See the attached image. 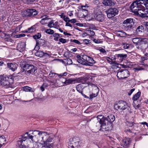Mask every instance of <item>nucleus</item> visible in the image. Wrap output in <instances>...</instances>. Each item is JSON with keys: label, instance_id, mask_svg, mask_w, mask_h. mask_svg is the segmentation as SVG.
<instances>
[{"label": "nucleus", "instance_id": "26", "mask_svg": "<svg viewBox=\"0 0 148 148\" xmlns=\"http://www.w3.org/2000/svg\"><path fill=\"white\" fill-rule=\"evenodd\" d=\"M116 34L117 36L121 37H125L126 35V33L122 30L117 31L116 32Z\"/></svg>", "mask_w": 148, "mask_h": 148}, {"label": "nucleus", "instance_id": "34", "mask_svg": "<svg viewBox=\"0 0 148 148\" xmlns=\"http://www.w3.org/2000/svg\"><path fill=\"white\" fill-rule=\"evenodd\" d=\"M35 30V28L34 26L28 28L27 30H25L23 31V33H27V32H32L34 31Z\"/></svg>", "mask_w": 148, "mask_h": 148}, {"label": "nucleus", "instance_id": "2", "mask_svg": "<svg viewBox=\"0 0 148 148\" xmlns=\"http://www.w3.org/2000/svg\"><path fill=\"white\" fill-rule=\"evenodd\" d=\"M143 0H136L134 1L130 7V9L134 13H137L139 15L140 12L138 11H142V12L144 10V6H143Z\"/></svg>", "mask_w": 148, "mask_h": 148}, {"label": "nucleus", "instance_id": "42", "mask_svg": "<svg viewBox=\"0 0 148 148\" xmlns=\"http://www.w3.org/2000/svg\"><path fill=\"white\" fill-rule=\"evenodd\" d=\"M48 26L50 28H51L53 27V26L55 25V24L52 21H50L48 24Z\"/></svg>", "mask_w": 148, "mask_h": 148}, {"label": "nucleus", "instance_id": "59", "mask_svg": "<svg viewBox=\"0 0 148 148\" xmlns=\"http://www.w3.org/2000/svg\"><path fill=\"white\" fill-rule=\"evenodd\" d=\"M135 89L134 88H133L131 89L130 91L128 92V95H130L131 94L133 93V92L135 90Z\"/></svg>", "mask_w": 148, "mask_h": 148}, {"label": "nucleus", "instance_id": "32", "mask_svg": "<svg viewBox=\"0 0 148 148\" xmlns=\"http://www.w3.org/2000/svg\"><path fill=\"white\" fill-rule=\"evenodd\" d=\"M6 139L4 136L0 137V146L1 147L5 143Z\"/></svg>", "mask_w": 148, "mask_h": 148}, {"label": "nucleus", "instance_id": "16", "mask_svg": "<svg viewBox=\"0 0 148 148\" xmlns=\"http://www.w3.org/2000/svg\"><path fill=\"white\" fill-rule=\"evenodd\" d=\"M33 11L34 10H32V9H28L26 11L22 12V15L23 17L32 16Z\"/></svg>", "mask_w": 148, "mask_h": 148}, {"label": "nucleus", "instance_id": "5", "mask_svg": "<svg viewBox=\"0 0 148 148\" xmlns=\"http://www.w3.org/2000/svg\"><path fill=\"white\" fill-rule=\"evenodd\" d=\"M114 107L116 110L119 109L121 110L124 112H125L126 113L131 112L130 107L128 106L126 103L123 101H119L117 104L115 105Z\"/></svg>", "mask_w": 148, "mask_h": 148}, {"label": "nucleus", "instance_id": "62", "mask_svg": "<svg viewBox=\"0 0 148 148\" xmlns=\"http://www.w3.org/2000/svg\"><path fill=\"white\" fill-rule=\"evenodd\" d=\"M70 22L71 23H75L76 22V21L75 19H73L69 20V22Z\"/></svg>", "mask_w": 148, "mask_h": 148}, {"label": "nucleus", "instance_id": "14", "mask_svg": "<svg viewBox=\"0 0 148 148\" xmlns=\"http://www.w3.org/2000/svg\"><path fill=\"white\" fill-rule=\"evenodd\" d=\"M134 22L132 18H127L123 22L124 26L127 28H131L133 26Z\"/></svg>", "mask_w": 148, "mask_h": 148}, {"label": "nucleus", "instance_id": "37", "mask_svg": "<svg viewBox=\"0 0 148 148\" xmlns=\"http://www.w3.org/2000/svg\"><path fill=\"white\" fill-rule=\"evenodd\" d=\"M65 63H66L68 65H70L72 64V61L71 59L67 58L64 59Z\"/></svg>", "mask_w": 148, "mask_h": 148}, {"label": "nucleus", "instance_id": "51", "mask_svg": "<svg viewBox=\"0 0 148 148\" xmlns=\"http://www.w3.org/2000/svg\"><path fill=\"white\" fill-rule=\"evenodd\" d=\"M32 10H34V11H33V14L32 16H34L37 15L38 13V11L34 9H32Z\"/></svg>", "mask_w": 148, "mask_h": 148}, {"label": "nucleus", "instance_id": "19", "mask_svg": "<svg viewBox=\"0 0 148 148\" xmlns=\"http://www.w3.org/2000/svg\"><path fill=\"white\" fill-rule=\"evenodd\" d=\"M62 79L64 80V81L62 82V83L66 85L75 83L74 82L75 81V79L69 78L66 79L64 78H63Z\"/></svg>", "mask_w": 148, "mask_h": 148}, {"label": "nucleus", "instance_id": "20", "mask_svg": "<svg viewBox=\"0 0 148 148\" xmlns=\"http://www.w3.org/2000/svg\"><path fill=\"white\" fill-rule=\"evenodd\" d=\"M145 39L142 38H133L132 40L133 42L136 45H140V42H142L144 41V40Z\"/></svg>", "mask_w": 148, "mask_h": 148}, {"label": "nucleus", "instance_id": "38", "mask_svg": "<svg viewBox=\"0 0 148 148\" xmlns=\"http://www.w3.org/2000/svg\"><path fill=\"white\" fill-rule=\"evenodd\" d=\"M143 3L144 9L145 8V10H146L148 8V0H143Z\"/></svg>", "mask_w": 148, "mask_h": 148}, {"label": "nucleus", "instance_id": "58", "mask_svg": "<svg viewBox=\"0 0 148 148\" xmlns=\"http://www.w3.org/2000/svg\"><path fill=\"white\" fill-rule=\"evenodd\" d=\"M25 36V35L24 34H21L17 35L16 37L19 38L22 37H24Z\"/></svg>", "mask_w": 148, "mask_h": 148}, {"label": "nucleus", "instance_id": "56", "mask_svg": "<svg viewBox=\"0 0 148 148\" xmlns=\"http://www.w3.org/2000/svg\"><path fill=\"white\" fill-rule=\"evenodd\" d=\"M36 0H27V3L28 4H31Z\"/></svg>", "mask_w": 148, "mask_h": 148}, {"label": "nucleus", "instance_id": "61", "mask_svg": "<svg viewBox=\"0 0 148 148\" xmlns=\"http://www.w3.org/2000/svg\"><path fill=\"white\" fill-rule=\"evenodd\" d=\"M123 47L125 49H128L129 47V45L128 44H127L126 45H124Z\"/></svg>", "mask_w": 148, "mask_h": 148}, {"label": "nucleus", "instance_id": "50", "mask_svg": "<svg viewBox=\"0 0 148 148\" xmlns=\"http://www.w3.org/2000/svg\"><path fill=\"white\" fill-rule=\"evenodd\" d=\"M59 41L60 42L63 43H65L66 42L68 41H66V40L65 39L63 38H60L59 39Z\"/></svg>", "mask_w": 148, "mask_h": 148}, {"label": "nucleus", "instance_id": "57", "mask_svg": "<svg viewBox=\"0 0 148 148\" xmlns=\"http://www.w3.org/2000/svg\"><path fill=\"white\" fill-rule=\"evenodd\" d=\"M77 62L79 63L84 64V63H85L84 62V60L83 59H81V58H80L79 59H77Z\"/></svg>", "mask_w": 148, "mask_h": 148}, {"label": "nucleus", "instance_id": "3", "mask_svg": "<svg viewBox=\"0 0 148 148\" xmlns=\"http://www.w3.org/2000/svg\"><path fill=\"white\" fill-rule=\"evenodd\" d=\"M32 131H33L32 134L33 135L34 134V132H38L37 135V137H40V138L41 137V141H42L45 144L47 145H48H48H47V142H51L52 141V138L50 136H47V132L37 130H32Z\"/></svg>", "mask_w": 148, "mask_h": 148}, {"label": "nucleus", "instance_id": "48", "mask_svg": "<svg viewBox=\"0 0 148 148\" xmlns=\"http://www.w3.org/2000/svg\"><path fill=\"white\" fill-rule=\"evenodd\" d=\"M70 41L71 42H74L77 44H80L81 43L78 40L75 39H71Z\"/></svg>", "mask_w": 148, "mask_h": 148}, {"label": "nucleus", "instance_id": "33", "mask_svg": "<svg viewBox=\"0 0 148 148\" xmlns=\"http://www.w3.org/2000/svg\"><path fill=\"white\" fill-rule=\"evenodd\" d=\"M138 102V101H137V102H136V101H133V106L136 109H139L141 107V103L138 104L137 102Z\"/></svg>", "mask_w": 148, "mask_h": 148}, {"label": "nucleus", "instance_id": "30", "mask_svg": "<svg viewBox=\"0 0 148 148\" xmlns=\"http://www.w3.org/2000/svg\"><path fill=\"white\" fill-rule=\"evenodd\" d=\"M76 89L77 91L79 93H80L81 94H83L82 91V86L81 84H79L76 87Z\"/></svg>", "mask_w": 148, "mask_h": 148}, {"label": "nucleus", "instance_id": "29", "mask_svg": "<svg viewBox=\"0 0 148 148\" xmlns=\"http://www.w3.org/2000/svg\"><path fill=\"white\" fill-rule=\"evenodd\" d=\"M44 52L40 50L37 51L35 53V55L38 57L42 58L44 56Z\"/></svg>", "mask_w": 148, "mask_h": 148}, {"label": "nucleus", "instance_id": "6", "mask_svg": "<svg viewBox=\"0 0 148 148\" xmlns=\"http://www.w3.org/2000/svg\"><path fill=\"white\" fill-rule=\"evenodd\" d=\"M23 71H25L26 74H33L37 70L36 67L32 64H25L22 66Z\"/></svg>", "mask_w": 148, "mask_h": 148}, {"label": "nucleus", "instance_id": "25", "mask_svg": "<svg viewBox=\"0 0 148 148\" xmlns=\"http://www.w3.org/2000/svg\"><path fill=\"white\" fill-rule=\"evenodd\" d=\"M88 79V78L86 77H81L78 78L77 79V81L79 82H81L84 84L86 83Z\"/></svg>", "mask_w": 148, "mask_h": 148}, {"label": "nucleus", "instance_id": "1", "mask_svg": "<svg viewBox=\"0 0 148 148\" xmlns=\"http://www.w3.org/2000/svg\"><path fill=\"white\" fill-rule=\"evenodd\" d=\"M37 135L33 136L30 135L28 132H26L25 134L21 136V138H19V140L17 142V148H26V147L23 145L22 143L23 141H25L27 139H30L33 143L36 142L38 140V139H36L35 138L37 137Z\"/></svg>", "mask_w": 148, "mask_h": 148}, {"label": "nucleus", "instance_id": "22", "mask_svg": "<svg viewBox=\"0 0 148 148\" xmlns=\"http://www.w3.org/2000/svg\"><path fill=\"white\" fill-rule=\"evenodd\" d=\"M26 46V44L24 42H21L18 44L17 46L18 48L21 51H23L25 50Z\"/></svg>", "mask_w": 148, "mask_h": 148}, {"label": "nucleus", "instance_id": "18", "mask_svg": "<svg viewBox=\"0 0 148 148\" xmlns=\"http://www.w3.org/2000/svg\"><path fill=\"white\" fill-rule=\"evenodd\" d=\"M8 67L12 71H14L17 69V64L15 63H8L7 64Z\"/></svg>", "mask_w": 148, "mask_h": 148}, {"label": "nucleus", "instance_id": "8", "mask_svg": "<svg viewBox=\"0 0 148 148\" xmlns=\"http://www.w3.org/2000/svg\"><path fill=\"white\" fill-rule=\"evenodd\" d=\"M115 117L113 114H110L105 118L103 120L105 125L108 128L112 127V123L114 121Z\"/></svg>", "mask_w": 148, "mask_h": 148}, {"label": "nucleus", "instance_id": "10", "mask_svg": "<svg viewBox=\"0 0 148 148\" xmlns=\"http://www.w3.org/2000/svg\"><path fill=\"white\" fill-rule=\"evenodd\" d=\"M82 58L85 62L84 64L86 65L92 66L95 62L93 58L86 55H82Z\"/></svg>", "mask_w": 148, "mask_h": 148}, {"label": "nucleus", "instance_id": "21", "mask_svg": "<svg viewBox=\"0 0 148 148\" xmlns=\"http://www.w3.org/2000/svg\"><path fill=\"white\" fill-rule=\"evenodd\" d=\"M67 74V73L66 72H65L64 73H61L60 74H58V73H52V72H50L49 74V76L50 77H53V76L52 75H58V76L60 77V78L61 79H63L62 78H63L62 77L63 76H66Z\"/></svg>", "mask_w": 148, "mask_h": 148}, {"label": "nucleus", "instance_id": "28", "mask_svg": "<svg viewBox=\"0 0 148 148\" xmlns=\"http://www.w3.org/2000/svg\"><path fill=\"white\" fill-rule=\"evenodd\" d=\"M141 93V92L139 91L133 96L132 99L134 101H136L138 99L140 96Z\"/></svg>", "mask_w": 148, "mask_h": 148}, {"label": "nucleus", "instance_id": "46", "mask_svg": "<svg viewBox=\"0 0 148 148\" xmlns=\"http://www.w3.org/2000/svg\"><path fill=\"white\" fill-rule=\"evenodd\" d=\"M106 60L108 62L111 64H118L117 62H116V61H114L112 60H110L106 58Z\"/></svg>", "mask_w": 148, "mask_h": 148}, {"label": "nucleus", "instance_id": "40", "mask_svg": "<svg viewBox=\"0 0 148 148\" xmlns=\"http://www.w3.org/2000/svg\"><path fill=\"white\" fill-rule=\"evenodd\" d=\"M39 41H36V44L35 47L34 48V49L38 51L40 49V44H39V42H40Z\"/></svg>", "mask_w": 148, "mask_h": 148}, {"label": "nucleus", "instance_id": "31", "mask_svg": "<svg viewBox=\"0 0 148 148\" xmlns=\"http://www.w3.org/2000/svg\"><path fill=\"white\" fill-rule=\"evenodd\" d=\"M129 28L131 34L137 35L136 27L133 26L132 27Z\"/></svg>", "mask_w": 148, "mask_h": 148}, {"label": "nucleus", "instance_id": "47", "mask_svg": "<svg viewBox=\"0 0 148 148\" xmlns=\"http://www.w3.org/2000/svg\"><path fill=\"white\" fill-rule=\"evenodd\" d=\"M88 33L90 36H93L95 34V33L93 31L89 30L88 31Z\"/></svg>", "mask_w": 148, "mask_h": 148}, {"label": "nucleus", "instance_id": "12", "mask_svg": "<svg viewBox=\"0 0 148 148\" xmlns=\"http://www.w3.org/2000/svg\"><path fill=\"white\" fill-rule=\"evenodd\" d=\"M104 14L99 10L94 11V16L95 19L97 21L100 22H103L104 20L105 17Z\"/></svg>", "mask_w": 148, "mask_h": 148}, {"label": "nucleus", "instance_id": "24", "mask_svg": "<svg viewBox=\"0 0 148 148\" xmlns=\"http://www.w3.org/2000/svg\"><path fill=\"white\" fill-rule=\"evenodd\" d=\"M102 3L104 5L109 6H112L114 4L111 0H104Z\"/></svg>", "mask_w": 148, "mask_h": 148}, {"label": "nucleus", "instance_id": "17", "mask_svg": "<svg viewBox=\"0 0 148 148\" xmlns=\"http://www.w3.org/2000/svg\"><path fill=\"white\" fill-rule=\"evenodd\" d=\"M116 55L119 62H121L123 60H125V59L127 57V54L123 53L116 54Z\"/></svg>", "mask_w": 148, "mask_h": 148}, {"label": "nucleus", "instance_id": "45", "mask_svg": "<svg viewBox=\"0 0 148 148\" xmlns=\"http://www.w3.org/2000/svg\"><path fill=\"white\" fill-rule=\"evenodd\" d=\"M53 37H54V40L55 41H58L59 38V37L58 35V33H54L53 34Z\"/></svg>", "mask_w": 148, "mask_h": 148}, {"label": "nucleus", "instance_id": "60", "mask_svg": "<svg viewBox=\"0 0 148 148\" xmlns=\"http://www.w3.org/2000/svg\"><path fill=\"white\" fill-rule=\"evenodd\" d=\"M63 20L66 22H69V20H70L69 18L68 17H66V16L65 18H64Z\"/></svg>", "mask_w": 148, "mask_h": 148}, {"label": "nucleus", "instance_id": "54", "mask_svg": "<svg viewBox=\"0 0 148 148\" xmlns=\"http://www.w3.org/2000/svg\"><path fill=\"white\" fill-rule=\"evenodd\" d=\"M108 58V59H109L110 60H111L113 61L114 60L116 59V58H115V57L114 56L113 57H112L110 56V57H107L106 58Z\"/></svg>", "mask_w": 148, "mask_h": 148}, {"label": "nucleus", "instance_id": "7", "mask_svg": "<svg viewBox=\"0 0 148 148\" xmlns=\"http://www.w3.org/2000/svg\"><path fill=\"white\" fill-rule=\"evenodd\" d=\"M130 73L127 70L120 69L118 71L117 74V77L120 79H123L128 77Z\"/></svg>", "mask_w": 148, "mask_h": 148}, {"label": "nucleus", "instance_id": "11", "mask_svg": "<svg viewBox=\"0 0 148 148\" xmlns=\"http://www.w3.org/2000/svg\"><path fill=\"white\" fill-rule=\"evenodd\" d=\"M106 12L107 14V17L109 18H111L117 15L119 12V11L116 8H111L106 11Z\"/></svg>", "mask_w": 148, "mask_h": 148}, {"label": "nucleus", "instance_id": "43", "mask_svg": "<svg viewBox=\"0 0 148 148\" xmlns=\"http://www.w3.org/2000/svg\"><path fill=\"white\" fill-rule=\"evenodd\" d=\"M48 19H44V18H42L40 23L42 25H45L48 23L47 20Z\"/></svg>", "mask_w": 148, "mask_h": 148}, {"label": "nucleus", "instance_id": "55", "mask_svg": "<svg viewBox=\"0 0 148 148\" xmlns=\"http://www.w3.org/2000/svg\"><path fill=\"white\" fill-rule=\"evenodd\" d=\"M144 69L142 68L141 67L139 66L138 67H136L135 68V69L137 71H140L142 70H144Z\"/></svg>", "mask_w": 148, "mask_h": 148}, {"label": "nucleus", "instance_id": "15", "mask_svg": "<svg viewBox=\"0 0 148 148\" xmlns=\"http://www.w3.org/2000/svg\"><path fill=\"white\" fill-rule=\"evenodd\" d=\"M96 127L98 128L100 127V130L102 131H104L103 129L106 128V126L104 123L103 119L99 120L96 123Z\"/></svg>", "mask_w": 148, "mask_h": 148}, {"label": "nucleus", "instance_id": "35", "mask_svg": "<svg viewBox=\"0 0 148 148\" xmlns=\"http://www.w3.org/2000/svg\"><path fill=\"white\" fill-rule=\"evenodd\" d=\"M23 90L26 92H34V89L28 86H25L23 88Z\"/></svg>", "mask_w": 148, "mask_h": 148}, {"label": "nucleus", "instance_id": "4", "mask_svg": "<svg viewBox=\"0 0 148 148\" xmlns=\"http://www.w3.org/2000/svg\"><path fill=\"white\" fill-rule=\"evenodd\" d=\"M82 141L78 137L71 138L68 143L69 148H78L82 145Z\"/></svg>", "mask_w": 148, "mask_h": 148}, {"label": "nucleus", "instance_id": "52", "mask_svg": "<svg viewBox=\"0 0 148 148\" xmlns=\"http://www.w3.org/2000/svg\"><path fill=\"white\" fill-rule=\"evenodd\" d=\"M105 117H104L102 116V115H99L97 116L98 121L99 120H101L102 119H103V120H105Z\"/></svg>", "mask_w": 148, "mask_h": 148}, {"label": "nucleus", "instance_id": "41", "mask_svg": "<svg viewBox=\"0 0 148 148\" xmlns=\"http://www.w3.org/2000/svg\"><path fill=\"white\" fill-rule=\"evenodd\" d=\"M41 36V34L40 33H38L36 35L33 36V38L35 40L39 39Z\"/></svg>", "mask_w": 148, "mask_h": 148}, {"label": "nucleus", "instance_id": "39", "mask_svg": "<svg viewBox=\"0 0 148 148\" xmlns=\"http://www.w3.org/2000/svg\"><path fill=\"white\" fill-rule=\"evenodd\" d=\"M45 32L49 34H53L54 33V31L50 29H46Z\"/></svg>", "mask_w": 148, "mask_h": 148}, {"label": "nucleus", "instance_id": "44", "mask_svg": "<svg viewBox=\"0 0 148 148\" xmlns=\"http://www.w3.org/2000/svg\"><path fill=\"white\" fill-rule=\"evenodd\" d=\"M127 125L129 127H132L135 123L132 122L127 121L126 123Z\"/></svg>", "mask_w": 148, "mask_h": 148}, {"label": "nucleus", "instance_id": "13", "mask_svg": "<svg viewBox=\"0 0 148 148\" xmlns=\"http://www.w3.org/2000/svg\"><path fill=\"white\" fill-rule=\"evenodd\" d=\"M9 79L8 77H0V84L6 88H8L10 85Z\"/></svg>", "mask_w": 148, "mask_h": 148}, {"label": "nucleus", "instance_id": "36", "mask_svg": "<svg viewBox=\"0 0 148 148\" xmlns=\"http://www.w3.org/2000/svg\"><path fill=\"white\" fill-rule=\"evenodd\" d=\"M95 90L96 91V93L95 94L92 93L91 95H90L89 96L90 97L89 98L90 99H92L93 98L96 97L98 95L99 91V90L98 89H97Z\"/></svg>", "mask_w": 148, "mask_h": 148}, {"label": "nucleus", "instance_id": "64", "mask_svg": "<svg viewBox=\"0 0 148 148\" xmlns=\"http://www.w3.org/2000/svg\"><path fill=\"white\" fill-rule=\"evenodd\" d=\"M40 18H44V19H48L47 16L46 15H43L40 17Z\"/></svg>", "mask_w": 148, "mask_h": 148}, {"label": "nucleus", "instance_id": "53", "mask_svg": "<svg viewBox=\"0 0 148 148\" xmlns=\"http://www.w3.org/2000/svg\"><path fill=\"white\" fill-rule=\"evenodd\" d=\"M81 7L83 12H86V13L87 12V10L86 9V8H85V6H84V5H82Z\"/></svg>", "mask_w": 148, "mask_h": 148}, {"label": "nucleus", "instance_id": "23", "mask_svg": "<svg viewBox=\"0 0 148 148\" xmlns=\"http://www.w3.org/2000/svg\"><path fill=\"white\" fill-rule=\"evenodd\" d=\"M137 35L142 34L144 30V27L142 25H139L136 28Z\"/></svg>", "mask_w": 148, "mask_h": 148}, {"label": "nucleus", "instance_id": "49", "mask_svg": "<svg viewBox=\"0 0 148 148\" xmlns=\"http://www.w3.org/2000/svg\"><path fill=\"white\" fill-rule=\"evenodd\" d=\"M140 65H143L144 66L146 67H148V64H145L144 63L143 61L141 60L140 61Z\"/></svg>", "mask_w": 148, "mask_h": 148}, {"label": "nucleus", "instance_id": "9", "mask_svg": "<svg viewBox=\"0 0 148 148\" xmlns=\"http://www.w3.org/2000/svg\"><path fill=\"white\" fill-rule=\"evenodd\" d=\"M36 139H38V140L36 142H34L36 143V144L35 147L32 148H53L54 147V145L53 143L48 144V145L45 146V144L41 143L40 142H38L39 140L41 141V138L40 137H36Z\"/></svg>", "mask_w": 148, "mask_h": 148}, {"label": "nucleus", "instance_id": "63", "mask_svg": "<svg viewBox=\"0 0 148 148\" xmlns=\"http://www.w3.org/2000/svg\"><path fill=\"white\" fill-rule=\"evenodd\" d=\"M69 23V22H66L65 26H66L70 27H71L72 28V25L71 24H70V23Z\"/></svg>", "mask_w": 148, "mask_h": 148}, {"label": "nucleus", "instance_id": "27", "mask_svg": "<svg viewBox=\"0 0 148 148\" xmlns=\"http://www.w3.org/2000/svg\"><path fill=\"white\" fill-rule=\"evenodd\" d=\"M131 140L129 138H125L123 140V142L125 146L129 145L131 142Z\"/></svg>", "mask_w": 148, "mask_h": 148}]
</instances>
